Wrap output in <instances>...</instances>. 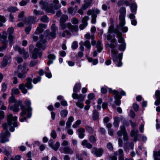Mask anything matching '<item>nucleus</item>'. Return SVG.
I'll list each match as a JSON object with an SVG mask.
<instances>
[{"mask_svg":"<svg viewBox=\"0 0 160 160\" xmlns=\"http://www.w3.org/2000/svg\"><path fill=\"white\" fill-rule=\"evenodd\" d=\"M7 119L8 125L5 123L3 125V129L0 134V142L2 143H4L9 141L8 138L10 137V134L8 130V127H9L11 131L13 132L14 130V128L17 126L16 116L13 117L12 114H10L8 116Z\"/></svg>","mask_w":160,"mask_h":160,"instance_id":"1","label":"nucleus"},{"mask_svg":"<svg viewBox=\"0 0 160 160\" xmlns=\"http://www.w3.org/2000/svg\"><path fill=\"white\" fill-rule=\"evenodd\" d=\"M58 0H54L53 4L52 3L49 6H48V3L43 1H40L39 2L40 5L42 6V9H44L47 12L50 13L52 14H54L56 11L60 8V5L59 7L58 6Z\"/></svg>","mask_w":160,"mask_h":160,"instance_id":"2","label":"nucleus"},{"mask_svg":"<svg viewBox=\"0 0 160 160\" xmlns=\"http://www.w3.org/2000/svg\"><path fill=\"white\" fill-rule=\"evenodd\" d=\"M47 42L46 37L44 36L42 34L39 36V41L36 44V46L39 48L38 49L36 48L34 49L32 52V57L34 59H36L38 57V55H41V53L39 52L40 49L42 48V43L44 44Z\"/></svg>","mask_w":160,"mask_h":160,"instance_id":"3","label":"nucleus"},{"mask_svg":"<svg viewBox=\"0 0 160 160\" xmlns=\"http://www.w3.org/2000/svg\"><path fill=\"white\" fill-rule=\"evenodd\" d=\"M111 56L112 58L113 61L114 62H118V64L117 66L118 67H121L122 63L121 60L122 58V53H119L117 56V54L118 53V50L115 49H113L111 50Z\"/></svg>","mask_w":160,"mask_h":160,"instance_id":"4","label":"nucleus"},{"mask_svg":"<svg viewBox=\"0 0 160 160\" xmlns=\"http://www.w3.org/2000/svg\"><path fill=\"white\" fill-rule=\"evenodd\" d=\"M125 18L124 16H119V24L117 25L116 28L119 30H121L122 32H126L128 30L127 27L124 26L126 23Z\"/></svg>","mask_w":160,"mask_h":160,"instance_id":"5","label":"nucleus"},{"mask_svg":"<svg viewBox=\"0 0 160 160\" xmlns=\"http://www.w3.org/2000/svg\"><path fill=\"white\" fill-rule=\"evenodd\" d=\"M47 25L42 23H39L34 32V33L32 35V37L33 41H37L38 39V37L37 35L42 33L44 31L43 29L46 28Z\"/></svg>","mask_w":160,"mask_h":160,"instance_id":"6","label":"nucleus"},{"mask_svg":"<svg viewBox=\"0 0 160 160\" xmlns=\"http://www.w3.org/2000/svg\"><path fill=\"white\" fill-rule=\"evenodd\" d=\"M72 97L74 99L78 100V102H75L77 106L81 108L83 107L84 105L81 102L84 100V96L82 94H78L77 93H73L72 94Z\"/></svg>","mask_w":160,"mask_h":160,"instance_id":"7","label":"nucleus"},{"mask_svg":"<svg viewBox=\"0 0 160 160\" xmlns=\"http://www.w3.org/2000/svg\"><path fill=\"white\" fill-rule=\"evenodd\" d=\"M100 13V11L97 8L93 9L88 10L87 12V14L88 15H91V22L92 23H95L96 22V18L97 15Z\"/></svg>","mask_w":160,"mask_h":160,"instance_id":"8","label":"nucleus"},{"mask_svg":"<svg viewBox=\"0 0 160 160\" xmlns=\"http://www.w3.org/2000/svg\"><path fill=\"white\" fill-rule=\"evenodd\" d=\"M7 34L6 32H3L2 35L0 33V40H2V43L4 44L2 46L0 47V51H3L7 47L6 44L8 43V40H7Z\"/></svg>","mask_w":160,"mask_h":160,"instance_id":"9","label":"nucleus"},{"mask_svg":"<svg viewBox=\"0 0 160 160\" xmlns=\"http://www.w3.org/2000/svg\"><path fill=\"white\" fill-rule=\"evenodd\" d=\"M21 109L22 111V112L20 113V116H23L25 115L26 113V111L28 112V113L27 115V117L28 118L31 117L32 115L31 111L32 109L31 108H28L26 109L24 106H22L21 108Z\"/></svg>","mask_w":160,"mask_h":160,"instance_id":"10","label":"nucleus"},{"mask_svg":"<svg viewBox=\"0 0 160 160\" xmlns=\"http://www.w3.org/2000/svg\"><path fill=\"white\" fill-rule=\"evenodd\" d=\"M11 57L9 56H5L1 62V67L4 68L10 64L11 62Z\"/></svg>","mask_w":160,"mask_h":160,"instance_id":"11","label":"nucleus"},{"mask_svg":"<svg viewBox=\"0 0 160 160\" xmlns=\"http://www.w3.org/2000/svg\"><path fill=\"white\" fill-rule=\"evenodd\" d=\"M103 150L102 148H97L94 147L92 149V153L95 155L97 157H100L102 156Z\"/></svg>","mask_w":160,"mask_h":160,"instance_id":"12","label":"nucleus"},{"mask_svg":"<svg viewBox=\"0 0 160 160\" xmlns=\"http://www.w3.org/2000/svg\"><path fill=\"white\" fill-rule=\"evenodd\" d=\"M114 33L117 34V36L118 38V42L121 43H125L124 41L123 38L122 36V34L117 29H115L114 31Z\"/></svg>","mask_w":160,"mask_h":160,"instance_id":"13","label":"nucleus"},{"mask_svg":"<svg viewBox=\"0 0 160 160\" xmlns=\"http://www.w3.org/2000/svg\"><path fill=\"white\" fill-rule=\"evenodd\" d=\"M22 102L21 100H19L16 103H15L13 106H11L10 107V109L14 112H18L19 110V106L21 107L22 105Z\"/></svg>","mask_w":160,"mask_h":160,"instance_id":"14","label":"nucleus"},{"mask_svg":"<svg viewBox=\"0 0 160 160\" xmlns=\"http://www.w3.org/2000/svg\"><path fill=\"white\" fill-rule=\"evenodd\" d=\"M36 18L33 16H29L26 18L24 22L26 24H32L35 22Z\"/></svg>","mask_w":160,"mask_h":160,"instance_id":"15","label":"nucleus"},{"mask_svg":"<svg viewBox=\"0 0 160 160\" xmlns=\"http://www.w3.org/2000/svg\"><path fill=\"white\" fill-rule=\"evenodd\" d=\"M27 66L26 64H25L23 66L21 65H19L18 67V72H21L23 73H26L28 70Z\"/></svg>","mask_w":160,"mask_h":160,"instance_id":"16","label":"nucleus"},{"mask_svg":"<svg viewBox=\"0 0 160 160\" xmlns=\"http://www.w3.org/2000/svg\"><path fill=\"white\" fill-rule=\"evenodd\" d=\"M68 28L72 32H77L78 29V26L73 25L70 23H68Z\"/></svg>","mask_w":160,"mask_h":160,"instance_id":"17","label":"nucleus"},{"mask_svg":"<svg viewBox=\"0 0 160 160\" xmlns=\"http://www.w3.org/2000/svg\"><path fill=\"white\" fill-rule=\"evenodd\" d=\"M138 130H132L131 131L130 135L131 137H134L133 141L135 142H136L138 139Z\"/></svg>","mask_w":160,"mask_h":160,"instance_id":"18","label":"nucleus"},{"mask_svg":"<svg viewBox=\"0 0 160 160\" xmlns=\"http://www.w3.org/2000/svg\"><path fill=\"white\" fill-rule=\"evenodd\" d=\"M120 128H121V130L123 132V140L125 141L128 140V138L125 126L124 125L121 126L120 127Z\"/></svg>","mask_w":160,"mask_h":160,"instance_id":"19","label":"nucleus"},{"mask_svg":"<svg viewBox=\"0 0 160 160\" xmlns=\"http://www.w3.org/2000/svg\"><path fill=\"white\" fill-rule=\"evenodd\" d=\"M112 43L110 44H108L107 45L108 46L111 48L114 49L117 45V42H116V39L115 38H113L111 40Z\"/></svg>","mask_w":160,"mask_h":160,"instance_id":"20","label":"nucleus"},{"mask_svg":"<svg viewBox=\"0 0 160 160\" xmlns=\"http://www.w3.org/2000/svg\"><path fill=\"white\" fill-rule=\"evenodd\" d=\"M63 150V152L66 153L72 154L73 152V150L68 146L64 147Z\"/></svg>","mask_w":160,"mask_h":160,"instance_id":"21","label":"nucleus"},{"mask_svg":"<svg viewBox=\"0 0 160 160\" xmlns=\"http://www.w3.org/2000/svg\"><path fill=\"white\" fill-rule=\"evenodd\" d=\"M32 79L28 78L27 79V82L25 83L26 87L28 89H31L32 88L33 86L31 84Z\"/></svg>","mask_w":160,"mask_h":160,"instance_id":"22","label":"nucleus"},{"mask_svg":"<svg viewBox=\"0 0 160 160\" xmlns=\"http://www.w3.org/2000/svg\"><path fill=\"white\" fill-rule=\"evenodd\" d=\"M78 131L79 133V138H83L84 136V132L85 131L84 129L82 128H80L78 129Z\"/></svg>","mask_w":160,"mask_h":160,"instance_id":"23","label":"nucleus"},{"mask_svg":"<svg viewBox=\"0 0 160 160\" xmlns=\"http://www.w3.org/2000/svg\"><path fill=\"white\" fill-rule=\"evenodd\" d=\"M49 60L47 62L48 65L52 64L53 62V60L55 59L56 57L54 54H49L48 56Z\"/></svg>","mask_w":160,"mask_h":160,"instance_id":"24","label":"nucleus"},{"mask_svg":"<svg viewBox=\"0 0 160 160\" xmlns=\"http://www.w3.org/2000/svg\"><path fill=\"white\" fill-rule=\"evenodd\" d=\"M96 48L97 49V51L99 52H100L102 50L103 48L101 42L98 41L96 45Z\"/></svg>","mask_w":160,"mask_h":160,"instance_id":"25","label":"nucleus"},{"mask_svg":"<svg viewBox=\"0 0 160 160\" xmlns=\"http://www.w3.org/2000/svg\"><path fill=\"white\" fill-rule=\"evenodd\" d=\"M108 92L110 93H113L115 95L114 97L116 98H118L120 97L119 93L116 90H112L111 88H109L108 89Z\"/></svg>","mask_w":160,"mask_h":160,"instance_id":"26","label":"nucleus"},{"mask_svg":"<svg viewBox=\"0 0 160 160\" xmlns=\"http://www.w3.org/2000/svg\"><path fill=\"white\" fill-rule=\"evenodd\" d=\"M19 88L20 89L22 93L26 94L27 92V89L25 88L24 84L23 83L20 84L19 86Z\"/></svg>","mask_w":160,"mask_h":160,"instance_id":"27","label":"nucleus"},{"mask_svg":"<svg viewBox=\"0 0 160 160\" xmlns=\"http://www.w3.org/2000/svg\"><path fill=\"white\" fill-rule=\"evenodd\" d=\"M81 88V84L80 83H77L74 86L73 89V91L74 93H76V92L79 91Z\"/></svg>","mask_w":160,"mask_h":160,"instance_id":"28","label":"nucleus"},{"mask_svg":"<svg viewBox=\"0 0 160 160\" xmlns=\"http://www.w3.org/2000/svg\"><path fill=\"white\" fill-rule=\"evenodd\" d=\"M114 121L113 124L114 127L115 128H118L119 123V120L118 117H114Z\"/></svg>","mask_w":160,"mask_h":160,"instance_id":"29","label":"nucleus"},{"mask_svg":"<svg viewBox=\"0 0 160 160\" xmlns=\"http://www.w3.org/2000/svg\"><path fill=\"white\" fill-rule=\"evenodd\" d=\"M98 112L96 110H94L92 114V118L93 120H97L98 119Z\"/></svg>","mask_w":160,"mask_h":160,"instance_id":"30","label":"nucleus"},{"mask_svg":"<svg viewBox=\"0 0 160 160\" xmlns=\"http://www.w3.org/2000/svg\"><path fill=\"white\" fill-rule=\"evenodd\" d=\"M155 160H160V150L158 152H154Z\"/></svg>","mask_w":160,"mask_h":160,"instance_id":"31","label":"nucleus"},{"mask_svg":"<svg viewBox=\"0 0 160 160\" xmlns=\"http://www.w3.org/2000/svg\"><path fill=\"white\" fill-rule=\"evenodd\" d=\"M68 12L69 14L73 16L75 14L76 11L72 8L70 7L68 9Z\"/></svg>","mask_w":160,"mask_h":160,"instance_id":"32","label":"nucleus"},{"mask_svg":"<svg viewBox=\"0 0 160 160\" xmlns=\"http://www.w3.org/2000/svg\"><path fill=\"white\" fill-rule=\"evenodd\" d=\"M18 8L15 7L10 6L7 8V11L9 12H15L18 11Z\"/></svg>","mask_w":160,"mask_h":160,"instance_id":"33","label":"nucleus"},{"mask_svg":"<svg viewBox=\"0 0 160 160\" xmlns=\"http://www.w3.org/2000/svg\"><path fill=\"white\" fill-rule=\"evenodd\" d=\"M120 14L119 16H126V10L125 8L123 7H121L119 9Z\"/></svg>","mask_w":160,"mask_h":160,"instance_id":"34","label":"nucleus"},{"mask_svg":"<svg viewBox=\"0 0 160 160\" xmlns=\"http://www.w3.org/2000/svg\"><path fill=\"white\" fill-rule=\"evenodd\" d=\"M89 19V18L88 16H85L82 19V22L83 23L85 24V26H87L88 25V22L87 21Z\"/></svg>","mask_w":160,"mask_h":160,"instance_id":"35","label":"nucleus"},{"mask_svg":"<svg viewBox=\"0 0 160 160\" xmlns=\"http://www.w3.org/2000/svg\"><path fill=\"white\" fill-rule=\"evenodd\" d=\"M33 13L36 16L41 15L44 14L43 12L38 11L36 9L33 10Z\"/></svg>","mask_w":160,"mask_h":160,"instance_id":"36","label":"nucleus"},{"mask_svg":"<svg viewBox=\"0 0 160 160\" xmlns=\"http://www.w3.org/2000/svg\"><path fill=\"white\" fill-rule=\"evenodd\" d=\"M68 19V16L67 15H63L60 19V23L64 22H66Z\"/></svg>","mask_w":160,"mask_h":160,"instance_id":"37","label":"nucleus"},{"mask_svg":"<svg viewBox=\"0 0 160 160\" xmlns=\"http://www.w3.org/2000/svg\"><path fill=\"white\" fill-rule=\"evenodd\" d=\"M18 101L15 100V97L13 95L9 98V102L10 103H16Z\"/></svg>","mask_w":160,"mask_h":160,"instance_id":"38","label":"nucleus"},{"mask_svg":"<svg viewBox=\"0 0 160 160\" xmlns=\"http://www.w3.org/2000/svg\"><path fill=\"white\" fill-rule=\"evenodd\" d=\"M85 128L88 132L91 134L93 133L94 131V129L89 126H86Z\"/></svg>","mask_w":160,"mask_h":160,"instance_id":"39","label":"nucleus"},{"mask_svg":"<svg viewBox=\"0 0 160 160\" xmlns=\"http://www.w3.org/2000/svg\"><path fill=\"white\" fill-rule=\"evenodd\" d=\"M90 2H86L83 5H82L81 8L82 9L84 10L88 8V7L90 6Z\"/></svg>","mask_w":160,"mask_h":160,"instance_id":"40","label":"nucleus"},{"mask_svg":"<svg viewBox=\"0 0 160 160\" xmlns=\"http://www.w3.org/2000/svg\"><path fill=\"white\" fill-rule=\"evenodd\" d=\"M60 114L62 117L65 118L67 115L68 111L64 109L61 111Z\"/></svg>","mask_w":160,"mask_h":160,"instance_id":"41","label":"nucleus"},{"mask_svg":"<svg viewBox=\"0 0 160 160\" xmlns=\"http://www.w3.org/2000/svg\"><path fill=\"white\" fill-rule=\"evenodd\" d=\"M130 7L131 11L132 12H135L137 10V6L135 4H132L130 5Z\"/></svg>","mask_w":160,"mask_h":160,"instance_id":"42","label":"nucleus"},{"mask_svg":"<svg viewBox=\"0 0 160 160\" xmlns=\"http://www.w3.org/2000/svg\"><path fill=\"white\" fill-rule=\"evenodd\" d=\"M41 21L43 22H48L49 21V19L46 15H43L41 17Z\"/></svg>","mask_w":160,"mask_h":160,"instance_id":"43","label":"nucleus"},{"mask_svg":"<svg viewBox=\"0 0 160 160\" xmlns=\"http://www.w3.org/2000/svg\"><path fill=\"white\" fill-rule=\"evenodd\" d=\"M121 98V97L120 95V97L118 98H116L114 97V98L115 99V101L114 103L117 106H119L120 104L121 101L120 100V99Z\"/></svg>","mask_w":160,"mask_h":160,"instance_id":"44","label":"nucleus"},{"mask_svg":"<svg viewBox=\"0 0 160 160\" xmlns=\"http://www.w3.org/2000/svg\"><path fill=\"white\" fill-rule=\"evenodd\" d=\"M71 34L70 32L68 30H66L63 32L59 34V35L62 36V37H65L66 35H69Z\"/></svg>","mask_w":160,"mask_h":160,"instance_id":"45","label":"nucleus"},{"mask_svg":"<svg viewBox=\"0 0 160 160\" xmlns=\"http://www.w3.org/2000/svg\"><path fill=\"white\" fill-rule=\"evenodd\" d=\"M12 94H18L19 93L18 89L17 88H13L12 90Z\"/></svg>","mask_w":160,"mask_h":160,"instance_id":"46","label":"nucleus"},{"mask_svg":"<svg viewBox=\"0 0 160 160\" xmlns=\"http://www.w3.org/2000/svg\"><path fill=\"white\" fill-rule=\"evenodd\" d=\"M60 146V143L58 142H57L55 145L53 146L52 148L53 149L55 150V151H57L58 148H59Z\"/></svg>","mask_w":160,"mask_h":160,"instance_id":"47","label":"nucleus"},{"mask_svg":"<svg viewBox=\"0 0 160 160\" xmlns=\"http://www.w3.org/2000/svg\"><path fill=\"white\" fill-rule=\"evenodd\" d=\"M84 45L87 48L90 49L91 48V45L90 42L88 40H86L84 42Z\"/></svg>","mask_w":160,"mask_h":160,"instance_id":"48","label":"nucleus"},{"mask_svg":"<svg viewBox=\"0 0 160 160\" xmlns=\"http://www.w3.org/2000/svg\"><path fill=\"white\" fill-rule=\"evenodd\" d=\"M125 43H121L120 45L119 46L118 49L121 51H124L125 50Z\"/></svg>","mask_w":160,"mask_h":160,"instance_id":"49","label":"nucleus"},{"mask_svg":"<svg viewBox=\"0 0 160 160\" xmlns=\"http://www.w3.org/2000/svg\"><path fill=\"white\" fill-rule=\"evenodd\" d=\"M81 123V121L80 120H78L75 122V123L72 125V127L75 128H77Z\"/></svg>","mask_w":160,"mask_h":160,"instance_id":"50","label":"nucleus"},{"mask_svg":"<svg viewBox=\"0 0 160 160\" xmlns=\"http://www.w3.org/2000/svg\"><path fill=\"white\" fill-rule=\"evenodd\" d=\"M89 140L92 143L95 142L96 140V137L94 135L91 136L89 138Z\"/></svg>","mask_w":160,"mask_h":160,"instance_id":"51","label":"nucleus"},{"mask_svg":"<svg viewBox=\"0 0 160 160\" xmlns=\"http://www.w3.org/2000/svg\"><path fill=\"white\" fill-rule=\"evenodd\" d=\"M24 12L23 11H22L20 12L18 15V17L19 19L18 20V21H20L22 20V18L24 16Z\"/></svg>","mask_w":160,"mask_h":160,"instance_id":"52","label":"nucleus"},{"mask_svg":"<svg viewBox=\"0 0 160 160\" xmlns=\"http://www.w3.org/2000/svg\"><path fill=\"white\" fill-rule=\"evenodd\" d=\"M51 136L54 139L56 138L57 134L56 133L54 130H53L52 131Z\"/></svg>","mask_w":160,"mask_h":160,"instance_id":"53","label":"nucleus"},{"mask_svg":"<svg viewBox=\"0 0 160 160\" xmlns=\"http://www.w3.org/2000/svg\"><path fill=\"white\" fill-rule=\"evenodd\" d=\"M25 73H22L20 72L18 75V76L19 78L22 79L25 78L26 75L24 74Z\"/></svg>","mask_w":160,"mask_h":160,"instance_id":"54","label":"nucleus"},{"mask_svg":"<svg viewBox=\"0 0 160 160\" xmlns=\"http://www.w3.org/2000/svg\"><path fill=\"white\" fill-rule=\"evenodd\" d=\"M78 46V43L76 41H74L72 43V49H76Z\"/></svg>","mask_w":160,"mask_h":160,"instance_id":"55","label":"nucleus"},{"mask_svg":"<svg viewBox=\"0 0 160 160\" xmlns=\"http://www.w3.org/2000/svg\"><path fill=\"white\" fill-rule=\"evenodd\" d=\"M71 22L73 24H76L78 23V20L77 18L74 17L72 19Z\"/></svg>","mask_w":160,"mask_h":160,"instance_id":"56","label":"nucleus"},{"mask_svg":"<svg viewBox=\"0 0 160 160\" xmlns=\"http://www.w3.org/2000/svg\"><path fill=\"white\" fill-rule=\"evenodd\" d=\"M60 27L62 29H64L67 27L68 28V23L67 24L64 23L63 22L60 23Z\"/></svg>","mask_w":160,"mask_h":160,"instance_id":"57","label":"nucleus"},{"mask_svg":"<svg viewBox=\"0 0 160 160\" xmlns=\"http://www.w3.org/2000/svg\"><path fill=\"white\" fill-rule=\"evenodd\" d=\"M115 29H114V27L113 25H111L109 27L108 31L109 33H112V32H114V31Z\"/></svg>","mask_w":160,"mask_h":160,"instance_id":"58","label":"nucleus"},{"mask_svg":"<svg viewBox=\"0 0 160 160\" xmlns=\"http://www.w3.org/2000/svg\"><path fill=\"white\" fill-rule=\"evenodd\" d=\"M107 148L109 149V150L112 151L113 150V147L112 146V145L111 143L110 142H108L107 145Z\"/></svg>","mask_w":160,"mask_h":160,"instance_id":"59","label":"nucleus"},{"mask_svg":"<svg viewBox=\"0 0 160 160\" xmlns=\"http://www.w3.org/2000/svg\"><path fill=\"white\" fill-rule=\"evenodd\" d=\"M38 63V62L37 60L31 61L30 63L29 66L31 67H33L37 64Z\"/></svg>","mask_w":160,"mask_h":160,"instance_id":"60","label":"nucleus"},{"mask_svg":"<svg viewBox=\"0 0 160 160\" xmlns=\"http://www.w3.org/2000/svg\"><path fill=\"white\" fill-rule=\"evenodd\" d=\"M41 78L40 77H38L37 78H34L33 79V82L34 84L37 83L38 82L40 81Z\"/></svg>","mask_w":160,"mask_h":160,"instance_id":"61","label":"nucleus"},{"mask_svg":"<svg viewBox=\"0 0 160 160\" xmlns=\"http://www.w3.org/2000/svg\"><path fill=\"white\" fill-rule=\"evenodd\" d=\"M69 144V142L66 140H63L61 144V145L63 146H68Z\"/></svg>","mask_w":160,"mask_h":160,"instance_id":"62","label":"nucleus"},{"mask_svg":"<svg viewBox=\"0 0 160 160\" xmlns=\"http://www.w3.org/2000/svg\"><path fill=\"white\" fill-rule=\"evenodd\" d=\"M25 104L26 106L28 107V108H31L30 106L31 105V102L29 100H26L25 102Z\"/></svg>","mask_w":160,"mask_h":160,"instance_id":"63","label":"nucleus"},{"mask_svg":"<svg viewBox=\"0 0 160 160\" xmlns=\"http://www.w3.org/2000/svg\"><path fill=\"white\" fill-rule=\"evenodd\" d=\"M155 95L156 98H160V90L156 91Z\"/></svg>","mask_w":160,"mask_h":160,"instance_id":"64","label":"nucleus"}]
</instances>
